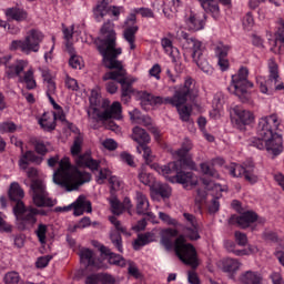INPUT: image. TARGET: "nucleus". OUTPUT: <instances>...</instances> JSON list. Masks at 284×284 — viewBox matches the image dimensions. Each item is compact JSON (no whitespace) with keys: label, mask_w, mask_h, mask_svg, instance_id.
Returning a JSON list of instances; mask_svg holds the SVG:
<instances>
[{"label":"nucleus","mask_w":284,"mask_h":284,"mask_svg":"<svg viewBox=\"0 0 284 284\" xmlns=\"http://www.w3.org/2000/svg\"><path fill=\"white\" fill-rule=\"evenodd\" d=\"M103 39L97 42V49L100 52L104 68L113 70L104 73L103 81H118L121 85L122 103H130L134 89L132 83L136 80L128 77V71L123 68V62L119 61V57L123 54V49L116 48V31L112 21L105 22L101 28Z\"/></svg>","instance_id":"obj_1"},{"label":"nucleus","mask_w":284,"mask_h":284,"mask_svg":"<svg viewBox=\"0 0 284 284\" xmlns=\"http://www.w3.org/2000/svg\"><path fill=\"white\" fill-rule=\"evenodd\" d=\"M190 150H192V141L185 140L182 143L180 150L176 151L179 161L170 162L166 165H159L156 163L151 164L153 170H156L159 174L165 176L171 183H181L182 185H196L194 173L192 171L184 172L182 168H189V170H196V163L190 156Z\"/></svg>","instance_id":"obj_2"},{"label":"nucleus","mask_w":284,"mask_h":284,"mask_svg":"<svg viewBox=\"0 0 284 284\" xmlns=\"http://www.w3.org/2000/svg\"><path fill=\"white\" fill-rule=\"evenodd\" d=\"M280 125L281 120L276 114L261 118L257 124V138L251 141V145L278 156L283 152V135L278 133Z\"/></svg>","instance_id":"obj_3"},{"label":"nucleus","mask_w":284,"mask_h":284,"mask_svg":"<svg viewBox=\"0 0 284 284\" xmlns=\"http://www.w3.org/2000/svg\"><path fill=\"white\" fill-rule=\"evenodd\" d=\"M176 229H165L161 234V244L168 252L174 250L178 258L184 263V265H190L193 270L199 267V257L196 254V248L194 245L186 242L185 236L180 235ZM172 239H176L175 242Z\"/></svg>","instance_id":"obj_4"},{"label":"nucleus","mask_w":284,"mask_h":284,"mask_svg":"<svg viewBox=\"0 0 284 284\" xmlns=\"http://www.w3.org/2000/svg\"><path fill=\"white\" fill-rule=\"evenodd\" d=\"M72 164H70V159L63 158L59 162V169L53 173V183L60 185L67 192H74L79 190L84 183H90L92 181V175L85 171H79L75 169L73 173Z\"/></svg>","instance_id":"obj_5"},{"label":"nucleus","mask_w":284,"mask_h":284,"mask_svg":"<svg viewBox=\"0 0 284 284\" xmlns=\"http://www.w3.org/2000/svg\"><path fill=\"white\" fill-rule=\"evenodd\" d=\"M196 95L197 92L194 80L192 78H186L184 85L176 89L173 97L165 98V105H173V108H176L181 121L187 123L192 116V109L185 105V103H187L189 99L190 101L196 99Z\"/></svg>","instance_id":"obj_6"},{"label":"nucleus","mask_w":284,"mask_h":284,"mask_svg":"<svg viewBox=\"0 0 284 284\" xmlns=\"http://www.w3.org/2000/svg\"><path fill=\"white\" fill-rule=\"evenodd\" d=\"M247 77H250V70L242 67L237 74L232 77L231 84L229 85V92L239 97L242 103H247V101H250L252 88H254V83L250 82Z\"/></svg>","instance_id":"obj_7"},{"label":"nucleus","mask_w":284,"mask_h":284,"mask_svg":"<svg viewBox=\"0 0 284 284\" xmlns=\"http://www.w3.org/2000/svg\"><path fill=\"white\" fill-rule=\"evenodd\" d=\"M44 37L43 32L37 29H31L24 37V40H12L9 45V50L11 52L20 50L22 54H32V52L37 53L41 50V43H43Z\"/></svg>","instance_id":"obj_8"},{"label":"nucleus","mask_w":284,"mask_h":284,"mask_svg":"<svg viewBox=\"0 0 284 284\" xmlns=\"http://www.w3.org/2000/svg\"><path fill=\"white\" fill-rule=\"evenodd\" d=\"M181 37L183 40H185L189 48L192 49V59L194 63H196L197 68H200L204 74H214V68H212L210 62H207V58L205 57V47H203V42L196 40V38H190V33L187 32H182Z\"/></svg>","instance_id":"obj_9"},{"label":"nucleus","mask_w":284,"mask_h":284,"mask_svg":"<svg viewBox=\"0 0 284 284\" xmlns=\"http://www.w3.org/2000/svg\"><path fill=\"white\" fill-rule=\"evenodd\" d=\"M83 145V134L79 133L73 141L71 146V154L75 156V164L78 168H88L91 172L99 171L101 168V161L94 160L90 153L81 154V146Z\"/></svg>","instance_id":"obj_10"},{"label":"nucleus","mask_w":284,"mask_h":284,"mask_svg":"<svg viewBox=\"0 0 284 284\" xmlns=\"http://www.w3.org/2000/svg\"><path fill=\"white\" fill-rule=\"evenodd\" d=\"M13 214L19 230H30L37 224V216L41 214V211L32 206L27 207L23 202H19L13 206Z\"/></svg>","instance_id":"obj_11"},{"label":"nucleus","mask_w":284,"mask_h":284,"mask_svg":"<svg viewBox=\"0 0 284 284\" xmlns=\"http://www.w3.org/2000/svg\"><path fill=\"white\" fill-rule=\"evenodd\" d=\"M30 196L36 207H54L57 202L50 199L45 184L41 180H32L30 186Z\"/></svg>","instance_id":"obj_12"},{"label":"nucleus","mask_w":284,"mask_h":284,"mask_svg":"<svg viewBox=\"0 0 284 284\" xmlns=\"http://www.w3.org/2000/svg\"><path fill=\"white\" fill-rule=\"evenodd\" d=\"M268 80H265L263 77L256 78L260 92H262V94H268L270 83H274V89L277 92H282V94H284V82H278V64L274 62V60H270L268 62Z\"/></svg>","instance_id":"obj_13"},{"label":"nucleus","mask_w":284,"mask_h":284,"mask_svg":"<svg viewBox=\"0 0 284 284\" xmlns=\"http://www.w3.org/2000/svg\"><path fill=\"white\" fill-rule=\"evenodd\" d=\"M33 148L37 153L34 151H27L19 160L21 170H28L30 163H34L36 165H41V163H43V156L48 154V145H45L43 141L38 140L33 143Z\"/></svg>","instance_id":"obj_14"},{"label":"nucleus","mask_w":284,"mask_h":284,"mask_svg":"<svg viewBox=\"0 0 284 284\" xmlns=\"http://www.w3.org/2000/svg\"><path fill=\"white\" fill-rule=\"evenodd\" d=\"M132 139L136 143H139L136 150L139 154H143V159L146 165H150L153 161L152 150L148 146V142L150 141V134L148 131L142 129L141 126L133 128Z\"/></svg>","instance_id":"obj_15"},{"label":"nucleus","mask_w":284,"mask_h":284,"mask_svg":"<svg viewBox=\"0 0 284 284\" xmlns=\"http://www.w3.org/2000/svg\"><path fill=\"white\" fill-rule=\"evenodd\" d=\"M123 39L130 45V50H136V32H139V26H136V12H131L124 21Z\"/></svg>","instance_id":"obj_16"},{"label":"nucleus","mask_w":284,"mask_h":284,"mask_svg":"<svg viewBox=\"0 0 284 284\" xmlns=\"http://www.w3.org/2000/svg\"><path fill=\"white\" fill-rule=\"evenodd\" d=\"M109 221L114 226V229L110 232L111 243L118 250V252L123 254V237H121V234L128 236V229L121 225V221H119L116 216H110Z\"/></svg>","instance_id":"obj_17"},{"label":"nucleus","mask_w":284,"mask_h":284,"mask_svg":"<svg viewBox=\"0 0 284 284\" xmlns=\"http://www.w3.org/2000/svg\"><path fill=\"white\" fill-rule=\"evenodd\" d=\"M12 61V55H4L0 58V63L2 65H6V74L9 79H14V77H18L20 79L21 72L28 68V61L26 60H16L13 63H10Z\"/></svg>","instance_id":"obj_18"},{"label":"nucleus","mask_w":284,"mask_h":284,"mask_svg":"<svg viewBox=\"0 0 284 284\" xmlns=\"http://www.w3.org/2000/svg\"><path fill=\"white\" fill-rule=\"evenodd\" d=\"M182 216L186 239H190V241H199V239H201V234H199L201 230V226L199 225V219L189 212H184Z\"/></svg>","instance_id":"obj_19"},{"label":"nucleus","mask_w":284,"mask_h":284,"mask_svg":"<svg viewBox=\"0 0 284 284\" xmlns=\"http://www.w3.org/2000/svg\"><path fill=\"white\" fill-rule=\"evenodd\" d=\"M229 174L234 179L243 178L245 181L254 185L258 181L256 174H254V166L246 168L245 165L232 163L227 166Z\"/></svg>","instance_id":"obj_20"},{"label":"nucleus","mask_w":284,"mask_h":284,"mask_svg":"<svg viewBox=\"0 0 284 284\" xmlns=\"http://www.w3.org/2000/svg\"><path fill=\"white\" fill-rule=\"evenodd\" d=\"M233 112L234 115H231V122L237 130H245V125H250V123L254 121V115L252 114V112L245 109L235 106L233 109Z\"/></svg>","instance_id":"obj_21"},{"label":"nucleus","mask_w":284,"mask_h":284,"mask_svg":"<svg viewBox=\"0 0 284 284\" xmlns=\"http://www.w3.org/2000/svg\"><path fill=\"white\" fill-rule=\"evenodd\" d=\"M72 210L74 216H82L84 212L90 214L92 212V202L80 195L72 204L63 206V212H72Z\"/></svg>","instance_id":"obj_22"},{"label":"nucleus","mask_w":284,"mask_h":284,"mask_svg":"<svg viewBox=\"0 0 284 284\" xmlns=\"http://www.w3.org/2000/svg\"><path fill=\"white\" fill-rule=\"evenodd\" d=\"M258 221V215L255 212L246 211L241 215H232L229 220L230 225H237L243 230L250 227L252 223H256Z\"/></svg>","instance_id":"obj_23"},{"label":"nucleus","mask_w":284,"mask_h":284,"mask_svg":"<svg viewBox=\"0 0 284 284\" xmlns=\"http://www.w3.org/2000/svg\"><path fill=\"white\" fill-rule=\"evenodd\" d=\"M205 21H207L205 13L191 12L185 19L186 30H189V32H200V30L205 29Z\"/></svg>","instance_id":"obj_24"},{"label":"nucleus","mask_w":284,"mask_h":284,"mask_svg":"<svg viewBox=\"0 0 284 284\" xmlns=\"http://www.w3.org/2000/svg\"><path fill=\"white\" fill-rule=\"evenodd\" d=\"M219 267L224 274H227L229 278L234 281L236 273L241 270V263L237 258L224 257L220 261Z\"/></svg>","instance_id":"obj_25"},{"label":"nucleus","mask_w":284,"mask_h":284,"mask_svg":"<svg viewBox=\"0 0 284 284\" xmlns=\"http://www.w3.org/2000/svg\"><path fill=\"white\" fill-rule=\"evenodd\" d=\"M203 185H205V190H207V192H211V196H213L212 204L210 206V212H219V207L221 205L219 204V199H221L223 187L221 186V184H214V186L212 187V182L211 180L207 179H203Z\"/></svg>","instance_id":"obj_26"},{"label":"nucleus","mask_w":284,"mask_h":284,"mask_svg":"<svg viewBox=\"0 0 284 284\" xmlns=\"http://www.w3.org/2000/svg\"><path fill=\"white\" fill-rule=\"evenodd\" d=\"M135 201H136V214L148 216L149 221L155 219L154 213L150 212V201H148V196L142 192L135 193Z\"/></svg>","instance_id":"obj_27"},{"label":"nucleus","mask_w":284,"mask_h":284,"mask_svg":"<svg viewBox=\"0 0 284 284\" xmlns=\"http://www.w3.org/2000/svg\"><path fill=\"white\" fill-rule=\"evenodd\" d=\"M80 262L84 267H92L93 270H97L101 267V264L99 263V258H97V255H94V252L90 248H81L79 252Z\"/></svg>","instance_id":"obj_28"},{"label":"nucleus","mask_w":284,"mask_h":284,"mask_svg":"<svg viewBox=\"0 0 284 284\" xmlns=\"http://www.w3.org/2000/svg\"><path fill=\"white\" fill-rule=\"evenodd\" d=\"M122 112L123 109L121 103L113 102L109 109L104 110L102 113H98V116L101 119V121H109V119L121 121V119H123Z\"/></svg>","instance_id":"obj_29"},{"label":"nucleus","mask_w":284,"mask_h":284,"mask_svg":"<svg viewBox=\"0 0 284 284\" xmlns=\"http://www.w3.org/2000/svg\"><path fill=\"white\" fill-rule=\"evenodd\" d=\"M201 8L206 12V14H211V17L219 21L221 19V7H219L217 0H197Z\"/></svg>","instance_id":"obj_30"},{"label":"nucleus","mask_w":284,"mask_h":284,"mask_svg":"<svg viewBox=\"0 0 284 284\" xmlns=\"http://www.w3.org/2000/svg\"><path fill=\"white\" fill-rule=\"evenodd\" d=\"M229 52H230V45L219 44L215 48V57H217V65H220L223 72H225V70L230 68V61L227 60Z\"/></svg>","instance_id":"obj_31"},{"label":"nucleus","mask_w":284,"mask_h":284,"mask_svg":"<svg viewBox=\"0 0 284 284\" xmlns=\"http://www.w3.org/2000/svg\"><path fill=\"white\" fill-rule=\"evenodd\" d=\"M214 161L215 160L211 162H203L200 164L201 172L204 174V176H207V178H202V183H203V179H206V181H211L212 185L210 187H214V185H216V183H214L212 179H219V171L214 169Z\"/></svg>","instance_id":"obj_32"},{"label":"nucleus","mask_w":284,"mask_h":284,"mask_svg":"<svg viewBox=\"0 0 284 284\" xmlns=\"http://www.w3.org/2000/svg\"><path fill=\"white\" fill-rule=\"evenodd\" d=\"M6 17L9 21H17L18 23H21L23 21H28V11L17 7L8 8L6 10Z\"/></svg>","instance_id":"obj_33"},{"label":"nucleus","mask_w":284,"mask_h":284,"mask_svg":"<svg viewBox=\"0 0 284 284\" xmlns=\"http://www.w3.org/2000/svg\"><path fill=\"white\" fill-rule=\"evenodd\" d=\"M100 252L103 254V256H108L110 265H119V267H125V258H123V256L120 254L112 253V251L105 246H102Z\"/></svg>","instance_id":"obj_34"},{"label":"nucleus","mask_w":284,"mask_h":284,"mask_svg":"<svg viewBox=\"0 0 284 284\" xmlns=\"http://www.w3.org/2000/svg\"><path fill=\"white\" fill-rule=\"evenodd\" d=\"M26 196V193L23 192V189L19 185V183L13 182L10 185L9 190V199L10 201H13L16 205H19V203H23L22 199Z\"/></svg>","instance_id":"obj_35"},{"label":"nucleus","mask_w":284,"mask_h":284,"mask_svg":"<svg viewBox=\"0 0 284 284\" xmlns=\"http://www.w3.org/2000/svg\"><path fill=\"white\" fill-rule=\"evenodd\" d=\"M19 83H23L27 90H34L37 88V80L34 79V71L29 69L20 78H18Z\"/></svg>","instance_id":"obj_36"},{"label":"nucleus","mask_w":284,"mask_h":284,"mask_svg":"<svg viewBox=\"0 0 284 284\" xmlns=\"http://www.w3.org/2000/svg\"><path fill=\"white\" fill-rule=\"evenodd\" d=\"M240 281L244 284H263V277H261V274L253 271H246L242 273L240 276Z\"/></svg>","instance_id":"obj_37"},{"label":"nucleus","mask_w":284,"mask_h":284,"mask_svg":"<svg viewBox=\"0 0 284 284\" xmlns=\"http://www.w3.org/2000/svg\"><path fill=\"white\" fill-rule=\"evenodd\" d=\"M161 45L165 52V54H169L171 57L172 62L176 63V55L175 52L179 53V49L174 47L170 38H162Z\"/></svg>","instance_id":"obj_38"},{"label":"nucleus","mask_w":284,"mask_h":284,"mask_svg":"<svg viewBox=\"0 0 284 284\" xmlns=\"http://www.w3.org/2000/svg\"><path fill=\"white\" fill-rule=\"evenodd\" d=\"M141 103H144L145 105H165V98L163 97H155L152 95V93L144 92L142 94Z\"/></svg>","instance_id":"obj_39"},{"label":"nucleus","mask_w":284,"mask_h":284,"mask_svg":"<svg viewBox=\"0 0 284 284\" xmlns=\"http://www.w3.org/2000/svg\"><path fill=\"white\" fill-rule=\"evenodd\" d=\"M39 125L44 130V132H52L57 129V122L54 118L48 116V113H44L39 120Z\"/></svg>","instance_id":"obj_40"},{"label":"nucleus","mask_w":284,"mask_h":284,"mask_svg":"<svg viewBox=\"0 0 284 284\" xmlns=\"http://www.w3.org/2000/svg\"><path fill=\"white\" fill-rule=\"evenodd\" d=\"M152 233L139 234L138 239L133 242V250L138 252L141 247H145V245H150L152 243Z\"/></svg>","instance_id":"obj_41"},{"label":"nucleus","mask_w":284,"mask_h":284,"mask_svg":"<svg viewBox=\"0 0 284 284\" xmlns=\"http://www.w3.org/2000/svg\"><path fill=\"white\" fill-rule=\"evenodd\" d=\"M172 7H164L163 8V14L166 17V19H174L176 12H179V6L181 3V0H172Z\"/></svg>","instance_id":"obj_42"},{"label":"nucleus","mask_w":284,"mask_h":284,"mask_svg":"<svg viewBox=\"0 0 284 284\" xmlns=\"http://www.w3.org/2000/svg\"><path fill=\"white\" fill-rule=\"evenodd\" d=\"M155 195L161 196V199H170L172 196V187L168 184H159L154 189Z\"/></svg>","instance_id":"obj_43"},{"label":"nucleus","mask_w":284,"mask_h":284,"mask_svg":"<svg viewBox=\"0 0 284 284\" xmlns=\"http://www.w3.org/2000/svg\"><path fill=\"white\" fill-rule=\"evenodd\" d=\"M3 281L6 284H23V281L21 280V275H19V273L14 271L8 272L4 275Z\"/></svg>","instance_id":"obj_44"},{"label":"nucleus","mask_w":284,"mask_h":284,"mask_svg":"<svg viewBox=\"0 0 284 284\" xmlns=\"http://www.w3.org/2000/svg\"><path fill=\"white\" fill-rule=\"evenodd\" d=\"M110 203H111V212L115 216H121V214L125 212V205L121 203V201H119L118 199L111 200Z\"/></svg>","instance_id":"obj_45"},{"label":"nucleus","mask_w":284,"mask_h":284,"mask_svg":"<svg viewBox=\"0 0 284 284\" xmlns=\"http://www.w3.org/2000/svg\"><path fill=\"white\" fill-rule=\"evenodd\" d=\"M224 245L227 252L235 254V256H247V250L236 248V243H234L233 241H226Z\"/></svg>","instance_id":"obj_46"},{"label":"nucleus","mask_w":284,"mask_h":284,"mask_svg":"<svg viewBox=\"0 0 284 284\" xmlns=\"http://www.w3.org/2000/svg\"><path fill=\"white\" fill-rule=\"evenodd\" d=\"M47 234H48V225L39 224L36 231V235L41 245H45L47 243Z\"/></svg>","instance_id":"obj_47"},{"label":"nucleus","mask_w":284,"mask_h":284,"mask_svg":"<svg viewBox=\"0 0 284 284\" xmlns=\"http://www.w3.org/2000/svg\"><path fill=\"white\" fill-rule=\"evenodd\" d=\"M159 219L166 223V225H172L173 227H181V223L176 219H172L168 213L160 212Z\"/></svg>","instance_id":"obj_48"},{"label":"nucleus","mask_w":284,"mask_h":284,"mask_svg":"<svg viewBox=\"0 0 284 284\" xmlns=\"http://www.w3.org/2000/svg\"><path fill=\"white\" fill-rule=\"evenodd\" d=\"M90 105L93 108V112H99V108L101 105V95L98 92L92 91L91 97L89 98Z\"/></svg>","instance_id":"obj_49"},{"label":"nucleus","mask_w":284,"mask_h":284,"mask_svg":"<svg viewBox=\"0 0 284 284\" xmlns=\"http://www.w3.org/2000/svg\"><path fill=\"white\" fill-rule=\"evenodd\" d=\"M133 12H135V14H141V17L145 19H154V11L150 8H135L133 9Z\"/></svg>","instance_id":"obj_50"},{"label":"nucleus","mask_w":284,"mask_h":284,"mask_svg":"<svg viewBox=\"0 0 284 284\" xmlns=\"http://www.w3.org/2000/svg\"><path fill=\"white\" fill-rule=\"evenodd\" d=\"M120 159L123 163H126L130 168H136V164L134 163V155L128 153V152H122L120 154Z\"/></svg>","instance_id":"obj_51"},{"label":"nucleus","mask_w":284,"mask_h":284,"mask_svg":"<svg viewBox=\"0 0 284 284\" xmlns=\"http://www.w3.org/2000/svg\"><path fill=\"white\" fill-rule=\"evenodd\" d=\"M0 132H17V124H14V122H2L0 123Z\"/></svg>","instance_id":"obj_52"},{"label":"nucleus","mask_w":284,"mask_h":284,"mask_svg":"<svg viewBox=\"0 0 284 284\" xmlns=\"http://www.w3.org/2000/svg\"><path fill=\"white\" fill-rule=\"evenodd\" d=\"M51 261H52V255H44L37 260L36 265L38 268L42 270L43 267H48Z\"/></svg>","instance_id":"obj_53"},{"label":"nucleus","mask_w":284,"mask_h":284,"mask_svg":"<svg viewBox=\"0 0 284 284\" xmlns=\"http://www.w3.org/2000/svg\"><path fill=\"white\" fill-rule=\"evenodd\" d=\"M105 90L109 94H116V92H119V81L110 80L105 84Z\"/></svg>","instance_id":"obj_54"},{"label":"nucleus","mask_w":284,"mask_h":284,"mask_svg":"<svg viewBox=\"0 0 284 284\" xmlns=\"http://www.w3.org/2000/svg\"><path fill=\"white\" fill-rule=\"evenodd\" d=\"M129 116L133 123H141L143 121V114L139 109H134L133 111L129 112Z\"/></svg>","instance_id":"obj_55"},{"label":"nucleus","mask_w":284,"mask_h":284,"mask_svg":"<svg viewBox=\"0 0 284 284\" xmlns=\"http://www.w3.org/2000/svg\"><path fill=\"white\" fill-rule=\"evenodd\" d=\"M69 65L73 68V70H81V57L71 55L69 59Z\"/></svg>","instance_id":"obj_56"},{"label":"nucleus","mask_w":284,"mask_h":284,"mask_svg":"<svg viewBox=\"0 0 284 284\" xmlns=\"http://www.w3.org/2000/svg\"><path fill=\"white\" fill-rule=\"evenodd\" d=\"M207 194H212V191H209L207 193V191L203 189H197L196 196H195L196 203H203L205 199H207Z\"/></svg>","instance_id":"obj_57"},{"label":"nucleus","mask_w":284,"mask_h":284,"mask_svg":"<svg viewBox=\"0 0 284 284\" xmlns=\"http://www.w3.org/2000/svg\"><path fill=\"white\" fill-rule=\"evenodd\" d=\"M235 241H236L237 245L245 247V245H247V235H245L242 232L236 231L235 232Z\"/></svg>","instance_id":"obj_58"},{"label":"nucleus","mask_w":284,"mask_h":284,"mask_svg":"<svg viewBox=\"0 0 284 284\" xmlns=\"http://www.w3.org/2000/svg\"><path fill=\"white\" fill-rule=\"evenodd\" d=\"M65 88H68V90L77 92V90H79V83L77 82V80H74V78L67 77Z\"/></svg>","instance_id":"obj_59"},{"label":"nucleus","mask_w":284,"mask_h":284,"mask_svg":"<svg viewBox=\"0 0 284 284\" xmlns=\"http://www.w3.org/2000/svg\"><path fill=\"white\" fill-rule=\"evenodd\" d=\"M139 179L143 185H150L152 183V175L145 171L139 173Z\"/></svg>","instance_id":"obj_60"},{"label":"nucleus","mask_w":284,"mask_h":284,"mask_svg":"<svg viewBox=\"0 0 284 284\" xmlns=\"http://www.w3.org/2000/svg\"><path fill=\"white\" fill-rule=\"evenodd\" d=\"M102 145L103 148H105V150H110L111 152L116 150V148H119V144L116 143V141L112 139L104 140Z\"/></svg>","instance_id":"obj_61"},{"label":"nucleus","mask_w":284,"mask_h":284,"mask_svg":"<svg viewBox=\"0 0 284 284\" xmlns=\"http://www.w3.org/2000/svg\"><path fill=\"white\" fill-rule=\"evenodd\" d=\"M150 77H154L158 81L161 79V64H154L150 70H149Z\"/></svg>","instance_id":"obj_62"},{"label":"nucleus","mask_w":284,"mask_h":284,"mask_svg":"<svg viewBox=\"0 0 284 284\" xmlns=\"http://www.w3.org/2000/svg\"><path fill=\"white\" fill-rule=\"evenodd\" d=\"M187 281L190 284H201V280H199V275L194 271H189Z\"/></svg>","instance_id":"obj_63"},{"label":"nucleus","mask_w":284,"mask_h":284,"mask_svg":"<svg viewBox=\"0 0 284 284\" xmlns=\"http://www.w3.org/2000/svg\"><path fill=\"white\" fill-rule=\"evenodd\" d=\"M100 283L101 284H114V277H112V275L109 274H102L100 275Z\"/></svg>","instance_id":"obj_64"}]
</instances>
